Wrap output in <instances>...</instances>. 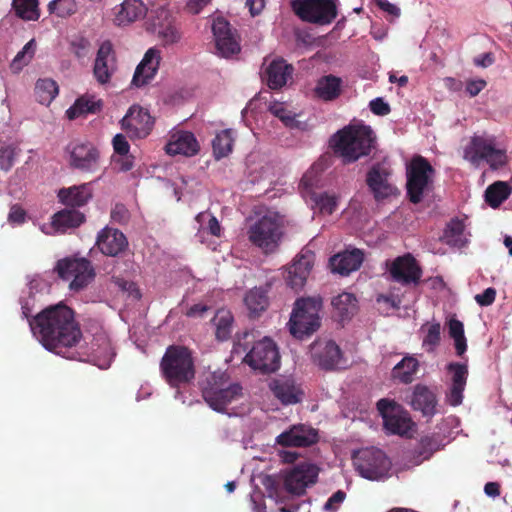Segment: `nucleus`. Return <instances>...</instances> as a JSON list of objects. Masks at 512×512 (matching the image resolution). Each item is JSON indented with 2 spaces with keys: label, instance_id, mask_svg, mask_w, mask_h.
Returning <instances> with one entry per match:
<instances>
[{
  "label": "nucleus",
  "instance_id": "f257e3e1",
  "mask_svg": "<svg viewBox=\"0 0 512 512\" xmlns=\"http://www.w3.org/2000/svg\"><path fill=\"white\" fill-rule=\"evenodd\" d=\"M29 326L40 343L58 355H64L65 350L76 346L82 337L74 311L63 304L45 308L29 320Z\"/></svg>",
  "mask_w": 512,
  "mask_h": 512
},
{
  "label": "nucleus",
  "instance_id": "f03ea898",
  "mask_svg": "<svg viewBox=\"0 0 512 512\" xmlns=\"http://www.w3.org/2000/svg\"><path fill=\"white\" fill-rule=\"evenodd\" d=\"M319 469L315 464L301 462L282 472L284 490L290 495L283 497L272 477H267L264 483L269 497L274 498L279 505L280 512H297L300 504L294 503V496H302L306 488L315 484L318 478Z\"/></svg>",
  "mask_w": 512,
  "mask_h": 512
},
{
  "label": "nucleus",
  "instance_id": "7ed1b4c3",
  "mask_svg": "<svg viewBox=\"0 0 512 512\" xmlns=\"http://www.w3.org/2000/svg\"><path fill=\"white\" fill-rule=\"evenodd\" d=\"M331 146L344 164H350L370 155L376 146V136L370 126L348 125L332 137Z\"/></svg>",
  "mask_w": 512,
  "mask_h": 512
},
{
  "label": "nucleus",
  "instance_id": "20e7f679",
  "mask_svg": "<svg viewBox=\"0 0 512 512\" xmlns=\"http://www.w3.org/2000/svg\"><path fill=\"white\" fill-rule=\"evenodd\" d=\"M159 368L165 382L177 391L193 382L196 375L193 352L184 345L168 346L161 358Z\"/></svg>",
  "mask_w": 512,
  "mask_h": 512
},
{
  "label": "nucleus",
  "instance_id": "39448f33",
  "mask_svg": "<svg viewBox=\"0 0 512 512\" xmlns=\"http://www.w3.org/2000/svg\"><path fill=\"white\" fill-rule=\"evenodd\" d=\"M322 307L320 296L298 298L288 322L291 335L302 340L316 332L321 324L319 313Z\"/></svg>",
  "mask_w": 512,
  "mask_h": 512
},
{
  "label": "nucleus",
  "instance_id": "423d86ee",
  "mask_svg": "<svg viewBox=\"0 0 512 512\" xmlns=\"http://www.w3.org/2000/svg\"><path fill=\"white\" fill-rule=\"evenodd\" d=\"M206 403L217 412H225L226 407L242 396V387L228 383L226 373H210L200 384Z\"/></svg>",
  "mask_w": 512,
  "mask_h": 512
},
{
  "label": "nucleus",
  "instance_id": "0eeeda50",
  "mask_svg": "<svg viewBox=\"0 0 512 512\" xmlns=\"http://www.w3.org/2000/svg\"><path fill=\"white\" fill-rule=\"evenodd\" d=\"M59 277L69 282V289L78 292L95 278V269L88 258H60L56 265Z\"/></svg>",
  "mask_w": 512,
  "mask_h": 512
},
{
  "label": "nucleus",
  "instance_id": "6e6552de",
  "mask_svg": "<svg viewBox=\"0 0 512 512\" xmlns=\"http://www.w3.org/2000/svg\"><path fill=\"white\" fill-rule=\"evenodd\" d=\"M291 8L302 21L317 25H329L338 15L334 0H292Z\"/></svg>",
  "mask_w": 512,
  "mask_h": 512
},
{
  "label": "nucleus",
  "instance_id": "1a4fd4ad",
  "mask_svg": "<svg viewBox=\"0 0 512 512\" xmlns=\"http://www.w3.org/2000/svg\"><path fill=\"white\" fill-rule=\"evenodd\" d=\"M353 463L358 473L368 480H380L388 475L391 462L378 448H364L353 455Z\"/></svg>",
  "mask_w": 512,
  "mask_h": 512
},
{
  "label": "nucleus",
  "instance_id": "9d476101",
  "mask_svg": "<svg viewBox=\"0 0 512 512\" xmlns=\"http://www.w3.org/2000/svg\"><path fill=\"white\" fill-rule=\"evenodd\" d=\"M463 158L476 167L486 161L493 169L503 166L506 161L505 152L495 147L494 140L483 136L471 138L464 148Z\"/></svg>",
  "mask_w": 512,
  "mask_h": 512
},
{
  "label": "nucleus",
  "instance_id": "9b49d317",
  "mask_svg": "<svg viewBox=\"0 0 512 512\" xmlns=\"http://www.w3.org/2000/svg\"><path fill=\"white\" fill-rule=\"evenodd\" d=\"M248 236L265 253L273 252L282 236L280 217L277 214L264 215L249 228Z\"/></svg>",
  "mask_w": 512,
  "mask_h": 512
},
{
  "label": "nucleus",
  "instance_id": "f8f14e48",
  "mask_svg": "<svg viewBox=\"0 0 512 512\" xmlns=\"http://www.w3.org/2000/svg\"><path fill=\"white\" fill-rule=\"evenodd\" d=\"M377 409L383 418L384 428L390 434L412 437L413 422L401 405L386 398L377 402Z\"/></svg>",
  "mask_w": 512,
  "mask_h": 512
},
{
  "label": "nucleus",
  "instance_id": "ddd939ff",
  "mask_svg": "<svg viewBox=\"0 0 512 512\" xmlns=\"http://www.w3.org/2000/svg\"><path fill=\"white\" fill-rule=\"evenodd\" d=\"M244 361L254 370L269 373L279 368L280 354L275 342L269 337H264L253 344Z\"/></svg>",
  "mask_w": 512,
  "mask_h": 512
},
{
  "label": "nucleus",
  "instance_id": "4468645a",
  "mask_svg": "<svg viewBox=\"0 0 512 512\" xmlns=\"http://www.w3.org/2000/svg\"><path fill=\"white\" fill-rule=\"evenodd\" d=\"M121 125L130 138L143 139L151 133L154 126V118L148 110L133 105L121 120Z\"/></svg>",
  "mask_w": 512,
  "mask_h": 512
},
{
  "label": "nucleus",
  "instance_id": "2eb2a0df",
  "mask_svg": "<svg viewBox=\"0 0 512 512\" xmlns=\"http://www.w3.org/2000/svg\"><path fill=\"white\" fill-rule=\"evenodd\" d=\"M212 32L216 48L221 56L228 58L240 52L241 47L237 31L231 27L226 19L223 17L216 18L212 24Z\"/></svg>",
  "mask_w": 512,
  "mask_h": 512
},
{
  "label": "nucleus",
  "instance_id": "dca6fc26",
  "mask_svg": "<svg viewBox=\"0 0 512 512\" xmlns=\"http://www.w3.org/2000/svg\"><path fill=\"white\" fill-rule=\"evenodd\" d=\"M70 166L85 172L95 171L99 162V151L91 142L73 141L67 146Z\"/></svg>",
  "mask_w": 512,
  "mask_h": 512
},
{
  "label": "nucleus",
  "instance_id": "f3484780",
  "mask_svg": "<svg viewBox=\"0 0 512 512\" xmlns=\"http://www.w3.org/2000/svg\"><path fill=\"white\" fill-rule=\"evenodd\" d=\"M446 371L450 376V385L445 393V400L449 405L457 407L463 402L469 375L468 365L467 363L450 362L446 365Z\"/></svg>",
  "mask_w": 512,
  "mask_h": 512
},
{
  "label": "nucleus",
  "instance_id": "a211bd4d",
  "mask_svg": "<svg viewBox=\"0 0 512 512\" xmlns=\"http://www.w3.org/2000/svg\"><path fill=\"white\" fill-rule=\"evenodd\" d=\"M390 170L384 165H373L366 175V184L376 201L387 199L399 194L398 189L390 182Z\"/></svg>",
  "mask_w": 512,
  "mask_h": 512
},
{
  "label": "nucleus",
  "instance_id": "6ab92c4d",
  "mask_svg": "<svg viewBox=\"0 0 512 512\" xmlns=\"http://www.w3.org/2000/svg\"><path fill=\"white\" fill-rule=\"evenodd\" d=\"M268 387L273 397L283 406L298 404L304 398L301 385L291 377L273 378L270 380Z\"/></svg>",
  "mask_w": 512,
  "mask_h": 512
},
{
  "label": "nucleus",
  "instance_id": "aec40b11",
  "mask_svg": "<svg viewBox=\"0 0 512 512\" xmlns=\"http://www.w3.org/2000/svg\"><path fill=\"white\" fill-rule=\"evenodd\" d=\"M311 350L314 363L321 369L328 371L340 367L343 360L342 351L334 341H316Z\"/></svg>",
  "mask_w": 512,
  "mask_h": 512
},
{
  "label": "nucleus",
  "instance_id": "412c9836",
  "mask_svg": "<svg viewBox=\"0 0 512 512\" xmlns=\"http://www.w3.org/2000/svg\"><path fill=\"white\" fill-rule=\"evenodd\" d=\"M161 61V52L156 48H149L137 65L131 85L137 88L148 85L156 76Z\"/></svg>",
  "mask_w": 512,
  "mask_h": 512
},
{
  "label": "nucleus",
  "instance_id": "4be33fe9",
  "mask_svg": "<svg viewBox=\"0 0 512 512\" xmlns=\"http://www.w3.org/2000/svg\"><path fill=\"white\" fill-rule=\"evenodd\" d=\"M117 69L116 56L110 41H104L96 55L93 73L97 81L106 84Z\"/></svg>",
  "mask_w": 512,
  "mask_h": 512
},
{
  "label": "nucleus",
  "instance_id": "5701e85b",
  "mask_svg": "<svg viewBox=\"0 0 512 512\" xmlns=\"http://www.w3.org/2000/svg\"><path fill=\"white\" fill-rule=\"evenodd\" d=\"M96 246L103 256H118L126 251L128 241L120 230L106 226L98 232Z\"/></svg>",
  "mask_w": 512,
  "mask_h": 512
},
{
  "label": "nucleus",
  "instance_id": "b1692460",
  "mask_svg": "<svg viewBox=\"0 0 512 512\" xmlns=\"http://www.w3.org/2000/svg\"><path fill=\"white\" fill-rule=\"evenodd\" d=\"M200 145L195 135L190 131L177 130L170 133L169 140L165 146L168 155H182L192 157L198 154Z\"/></svg>",
  "mask_w": 512,
  "mask_h": 512
},
{
  "label": "nucleus",
  "instance_id": "393cba45",
  "mask_svg": "<svg viewBox=\"0 0 512 512\" xmlns=\"http://www.w3.org/2000/svg\"><path fill=\"white\" fill-rule=\"evenodd\" d=\"M276 442L283 447H309L318 442L316 429L300 424L277 436Z\"/></svg>",
  "mask_w": 512,
  "mask_h": 512
},
{
  "label": "nucleus",
  "instance_id": "a878e982",
  "mask_svg": "<svg viewBox=\"0 0 512 512\" xmlns=\"http://www.w3.org/2000/svg\"><path fill=\"white\" fill-rule=\"evenodd\" d=\"M467 217L452 218L444 229L441 237L442 241L456 248L466 247L470 241L471 233L468 230Z\"/></svg>",
  "mask_w": 512,
  "mask_h": 512
},
{
  "label": "nucleus",
  "instance_id": "bb28decb",
  "mask_svg": "<svg viewBox=\"0 0 512 512\" xmlns=\"http://www.w3.org/2000/svg\"><path fill=\"white\" fill-rule=\"evenodd\" d=\"M146 13L147 7L142 0H124L113 8V22L117 26H126L143 18Z\"/></svg>",
  "mask_w": 512,
  "mask_h": 512
},
{
  "label": "nucleus",
  "instance_id": "cd10ccee",
  "mask_svg": "<svg viewBox=\"0 0 512 512\" xmlns=\"http://www.w3.org/2000/svg\"><path fill=\"white\" fill-rule=\"evenodd\" d=\"M294 68L283 58L273 59L266 67L264 79L270 89L277 90L285 86L292 77Z\"/></svg>",
  "mask_w": 512,
  "mask_h": 512
},
{
  "label": "nucleus",
  "instance_id": "c85d7f7f",
  "mask_svg": "<svg viewBox=\"0 0 512 512\" xmlns=\"http://www.w3.org/2000/svg\"><path fill=\"white\" fill-rule=\"evenodd\" d=\"M389 276L402 285L416 283V258H395L389 267Z\"/></svg>",
  "mask_w": 512,
  "mask_h": 512
},
{
  "label": "nucleus",
  "instance_id": "c756f323",
  "mask_svg": "<svg viewBox=\"0 0 512 512\" xmlns=\"http://www.w3.org/2000/svg\"><path fill=\"white\" fill-rule=\"evenodd\" d=\"M446 438L445 434L435 431L423 434L418 440V465L444 449L447 444Z\"/></svg>",
  "mask_w": 512,
  "mask_h": 512
},
{
  "label": "nucleus",
  "instance_id": "7c9ffc66",
  "mask_svg": "<svg viewBox=\"0 0 512 512\" xmlns=\"http://www.w3.org/2000/svg\"><path fill=\"white\" fill-rule=\"evenodd\" d=\"M85 221V215L78 210L65 208L52 216L51 226L57 233L79 227Z\"/></svg>",
  "mask_w": 512,
  "mask_h": 512
},
{
  "label": "nucleus",
  "instance_id": "2f4dec72",
  "mask_svg": "<svg viewBox=\"0 0 512 512\" xmlns=\"http://www.w3.org/2000/svg\"><path fill=\"white\" fill-rule=\"evenodd\" d=\"M91 197L92 192L88 184L62 188L58 192L59 201L72 208L84 206Z\"/></svg>",
  "mask_w": 512,
  "mask_h": 512
},
{
  "label": "nucleus",
  "instance_id": "473e14b6",
  "mask_svg": "<svg viewBox=\"0 0 512 512\" xmlns=\"http://www.w3.org/2000/svg\"><path fill=\"white\" fill-rule=\"evenodd\" d=\"M342 92V79L329 74L320 77L314 88L315 96L329 102L337 99Z\"/></svg>",
  "mask_w": 512,
  "mask_h": 512
},
{
  "label": "nucleus",
  "instance_id": "72a5a7b5",
  "mask_svg": "<svg viewBox=\"0 0 512 512\" xmlns=\"http://www.w3.org/2000/svg\"><path fill=\"white\" fill-rule=\"evenodd\" d=\"M334 314L341 320L351 319L358 310V300L354 294L343 292L331 301Z\"/></svg>",
  "mask_w": 512,
  "mask_h": 512
},
{
  "label": "nucleus",
  "instance_id": "f704fd0d",
  "mask_svg": "<svg viewBox=\"0 0 512 512\" xmlns=\"http://www.w3.org/2000/svg\"><path fill=\"white\" fill-rule=\"evenodd\" d=\"M435 174V169L428 160L418 155V203L424 194L433 191Z\"/></svg>",
  "mask_w": 512,
  "mask_h": 512
},
{
  "label": "nucleus",
  "instance_id": "c9c22d12",
  "mask_svg": "<svg viewBox=\"0 0 512 512\" xmlns=\"http://www.w3.org/2000/svg\"><path fill=\"white\" fill-rule=\"evenodd\" d=\"M307 258H298L288 269L287 283L298 291L303 288L310 273V263Z\"/></svg>",
  "mask_w": 512,
  "mask_h": 512
},
{
  "label": "nucleus",
  "instance_id": "e433bc0d",
  "mask_svg": "<svg viewBox=\"0 0 512 512\" xmlns=\"http://www.w3.org/2000/svg\"><path fill=\"white\" fill-rule=\"evenodd\" d=\"M160 17L163 18V21H159L153 24L154 30L157 33L158 37L165 44H174L178 42L181 38V33L171 21L169 12L167 10L162 9L160 11Z\"/></svg>",
  "mask_w": 512,
  "mask_h": 512
},
{
  "label": "nucleus",
  "instance_id": "4c0bfd02",
  "mask_svg": "<svg viewBox=\"0 0 512 512\" xmlns=\"http://www.w3.org/2000/svg\"><path fill=\"white\" fill-rule=\"evenodd\" d=\"M244 303L251 316H259L269 305L267 290L262 288L251 289L245 295Z\"/></svg>",
  "mask_w": 512,
  "mask_h": 512
},
{
  "label": "nucleus",
  "instance_id": "58836bf2",
  "mask_svg": "<svg viewBox=\"0 0 512 512\" xmlns=\"http://www.w3.org/2000/svg\"><path fill=\"white\" fill-rule=\"evenodd\" d=\"M423 333L422 348L429 354H435L441 342V325L439 322H426L420 329Z\"/></svg>",
  "mask_w": 512,
  "mask_h": 512
},
{
  "label": "nucleus",
  "instance_id": "ea45409f",
  "mask_svg": "<svg viewBox=\"0 0 512 512\" xmlns=\"http://www.w3.org/2000/svg\"><path fill=\"white\" fill-rule=\"evenodd\" d=\"M418 410L428 418L438 413L437 395L426 386L418 385Z\"/></svg>",
  "mask_w": 512,
  "mask_h": 512
},
{
  "label": "nucleus",
  "instance_id": "a19ab883",
  "mask_svg": "<svg viewBox=\"0 0 512 512\" xmlns=\"http://www.w3.org/2000/svg\"><path fill=\"white\" fill-rule=\"evenodd\" d=\"M101 102L94 101L89 97H79L75 103L66 111L68 119L74 120L89 113L94 114L101 110Z\"/></svg>",
  "mask_w": 512,
  "mask_h": 512
},
{
  "label": "nucleus",
  "instance_id": "79ce46f5",
  "mask_svg": "<svg viewBox=\"0 0 512 512\" xmlns=\"http://www.w3.org/2000/svg\"><path fill=\"white\" fill-rule=\"evenodd\" d=\"M415 373L416 358L413 356H406L392 369V378L401 383L409 384L413 382Z\"/></svg>",
  "mask_w": 512,
  "mask_h": 512
},
{
  "label": "nucleus",
  "instance_id": "37998d69",
  "mask_svg": "<svg viewBox=\"0 0 512 512\" xmlns=\"http://www.w3.org/2000/svg\"><path fill=\"white\" fill-rule=\"evenodd\" d=\"M511 189L506 182L497 181L487 187L485 200L492 207L500 206L510 195Z\"/></svg>",
  "mask_w": 512,
  "mask_h": 512
},
{
  "label": "nucleus",
  "instance_id": "c03bdc74",
  "mask_svg": "<svg viewBox=\"0 0 512 512\" xmlns=\"http://www.w3.org/2000/svg\"><path fill=\"white\" fill-rule=\"evenodd\" d=\"M233 315L230 311L220 309L216 312L213 322L216 327V338L220 341L229 339L233 327Z\"/></svg>",
  "mask_w": 512,
  "mask_h": 512
},
{
  "label": "nucleus",
  "instance_id": "a18cd8bd",
  "mask_svg": "<svg viewBox=\"0 0 512 512\" xmlns=\"http://www.w3.org/2000/svg\"><path fill=\"white\" fill-rule=\"evenodd\" d=\"M364 258H329V267L333 273L342 277L360 269Z\"/></svg>",
  "mask_w": 512,
  "mask_h": 512
},
{
  "label": "nucleus",
  "instance_id": "49530a36",
  "mask_svg": "<svg viewBox=\"0 0 512 512\" xmlns=\"http://www.w3.org/2000/svg\"><path fill=\"white\" fill-rule=\"evenodd\" d=\"M234 138L231 129H225L217 133L212 141L214 155L217 159L226 157L232 152Z\"/></svg>",
  "mask_w": 512,
  "mask_h": 512
},
{
  "label": "nucleus",
  "instance_id": "de8ad7c7",
  "mask_svg": "<svg viewBox=\"0 0 512 512\" xmlns=\"http://www.w3.org/2000/svg\"><path fill=\"white\" fill-rule=\"evenodd\" d=\"M37 100L41 104H50L58 94L57 83L49 78L39 79L35 86Z\"/></svg>",
  "mask_w": 512,
  "mask_h": 512
},
{
  "label": "nucleus",
  "instance_id": "09e8293b",
  "mask_svg": "<svg viewBox=\"0 0 512 512\" xmlns=\"http://www.w3.org/2000/svg\"><path fill=\"white\" fill-rule=\"evenodd\" d=\"M13 8L16 15L24 20L39 18L38 0H13Z\"/></svg>",
  "mask_w": 512,
  "mask_h": 512
},
{
  "label": "nucleus",
  "instance_id": "8fccbe9b",
  "mask_svg": "<svg viewBox=\"0 0 512 512\" xmlns=\"http://www.w3.org/2000/svg\"><path fill=\"white\" fill-rule=\"evenodd\" d=\"M92 355L95 358L103 359L109 362L113 355L110 341L104 335H99L95 338V343L91 346Z\"/></svg>",
  "mask_w": 512,
  "mask_h": 512
},
{
  "label": "nucleus",
  "instance_id": "3c124183",
  "mask_svg": "<svg viewBox=\"0 0 512 512\" xmlns=\"http://www.w3.org/2000/svg\"><path fill=\"white\" fill-rule=\"evenodd\" d=\"M48 9L50 13L65 18L77 11V4L75 0H53L49 3Z\"/></svg>",
  "mask_w": 512,
  "mask_h": 512
},
{
  "label": "nucleus",
  "instance_id": "603ef678",
  "mask_svg": "<svg viewBox=\"0 0 512 512\" xmlns=\"http://www.w3.org/2000/svg\"><path fill=\"white\" fill-rule=\"evenodd\" d=\"M35 47L36 44L33 39L27 42L14 57L11 67L15 70H20L24 65H27L34 55Z\"/></svg>",
  "mask_w": 512,
  "mask_h": 512
},
{
  "label": "nucleus",
  "instance_id": "864d4df0",
  "mask_svg": "<svg viewBox=\"0 0 512 512\" xmlns=\"http://www.w3.org/2000/svg\"><path fill=\"white\" fill-rule=\"evenodd\" d=\"M407 194L410 202L416 204V155L412 156L407 165Z\"/></svg>",
  "mask_w": 512,
  "mask_h": 512
},
{
  "label": "nucleus",
  "instance_id": "5fc2aeb1",
  "mask_svg": "<svg viewBox=\"0 0 512 512\" xmlns=\"http://www.w3.org/2000/svg\"><path fill=\"white\" fill-rule=\"evenodd\" d=\"M314 202L323 214L331 215L337 206L336 198L327 193H322L314 196Z\"/></svg>",
  "mask_w": 512,
  "mask_h": 512
},
{
  "label": "nucleus",
  "instance_id": "6e6d98bb",
  "mask_svg": "<svg viewBox=\"0 0 512 512\" xmlns=\"http://www.w3.org/2000/svg\"><path fill=\"white\" fill-rule=\"evenodd\" d=\"M112 281L122 292L127 293L133 299L139 300L141 298V292L135 282L122 277H112Z\"/></svg>",
  "mask_w": 512,
  "mask_h": 512
},
{
  "label": "nucleus",
  "instance_id": "4d7b16f0",
  "mask_svg": "<svg viewBox=\"0 0 512 512\" xmlns=\"http://www.w3.org/2000/svg\"><path fill=\"white\" fill-rule=\"evenodd\" d=\"M206 219H208L207 229L210 232V234L216 237H220L222 228L219 221L214 215L208 212H201L196 216V221L201 225L205 222Z\"/></svg>",
  "mask_w": 512,
  "mask_h": 512
},
{
  "label": "nucleus",
  "instance_id": "13d9d810",
  "mask_svg": "<svg viewBox=\"0 0 512 512\" xmlns=\"http://www.w3.org/2000/svg\"><path fill=\"white\" fill-rule=\"evenodd\" d=\"M15 149L12 146L0 148V169L8 171L14 164Z\"/></svg>",
  "mask_w": 512,
  "mask_h": 512
},
{
  "label": "nucleus",
  "instance_id": "bf43d9fd",
  "mask_svg": "<svg viewBox=\"0 0 512 512\" xmlns=\"http://www.w3.org/2000/svg\"><path fill=\"white\" fill-rule=\"evenodd\" d=\"M113 149L119 156L129 154L130 145L123 134H117L112 140Z\"/></svg>",
  "mask_w": 512,
  "mask_h": 512
},
{
  "label": "nucleus",
  "instance_id": "052dcab7",
  "mask_svg": "<svg viewBox=\"0 0 512 512\" xmlns=\"http://www.w3.org/2000/svg\"><path fill=\"white\" fill-rule=\"evenodd\" d=\"M369 108L372 113L378 116L388 115L391 111L389 104L380 97L371 100L369 103Z\"/></svg>",
  "mask_w": 512,
  "mask_h": 512
},
{
  "label": "nucleus",
  "instance_id": "680f3d73",
  "mask_svg": "<svg viewBox=\"0 0 512 512\" xmlns=\"http://www.w3.org/2000/svg\"><path fill=\"white\" fill-rule=\"evenodd\" d=\"M346 493L342 490H338L332 494L324 505V509L328 512H335L338 506L345 500Z\"/></svg>",
  "mask_w": 512,
  "mask_h": 512
},
{
  "label": "nucleus",
  "instance_id": "e2e57ef3",
  "mask_svg": "<svg viewBox=\"0 0 512 512\" xmlns=\"http://www.w3.org/2000/svg\"><path fill=\"white\" fill-rule=\"evenodd\" d=\"M496 298V290L492 287L485 289L482 293L475 295V301L480 306H490Z\"/></svg>",
  "mask_w": 512,
  "mask_h": 512
},
{
  "label": "nucleus",
  "instance_id": "0e129e2a",
  "mask_svg": "<svg viewBox=\"0 0 512 512\" xmlns=\"http://www.w3.org/2000/svg\"><path fill=\"white\" fill-rule=\"evenodd\" d=\"M26 220V211L19 205H13L8 214V221L12 224H22Z\"/></svg>",
  "mask_w": 512,
  "mask_h": 512
},
{
  "label": "nucleus",
  "instance_id": "69168bd1",
  "mask_svg": "<svg viewBox=\"0 0 512 512\" xmlns=\"http://www.w3.org/2000/svg\"><path fill=\"white\" fill-rule=\"evenodd\" d=\"M448 334L450 338L465 336L464 324L456 318H451L448 321Z\"/></svg>",
  "mask_w": 512,
  "mask_h": 512
},
{
  "label": "nucleus",
  "instance_id": "338daca9",
  "mask_svg": "<svg viewBox=\"0 0 512 512\" xmlns=\"http://www.w3.org/2000/svg\"><path fill=\"white\" fill-rule=\"evenodd\" d=\"M486 86V81L483 79L470 80L466 84V92L471 96H477Z\"/></svg>",
  "mask_w": 512,
  "mask_h": 512
},
{
  "label": "nucleus",
  "instance_id": "774afa93",
  "mask_svg": "<svg viewBox=\"0 0 512 512\" xmlns=\"http://www.w3.org/2000/svg\"><path fill=\"white\" fill-rule=\"evenodd\" d=\"M116 163L119 166L120 171L127 172L134 167V157L132 155L126 154V156H120L116 160Z\"/></svg>",
  "mask_w": 512,
  "mask_h": 512
}]
</instances>
